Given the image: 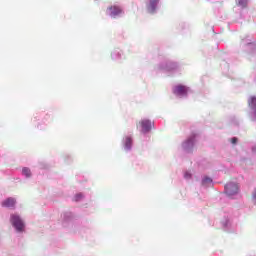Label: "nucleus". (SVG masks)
<instances>
[{"instance_id": "1", "label": "nucleus", "mask_w": 256, "mask_h": 256, "mask_svg": "<svg viewBox=\"0 0 256 256\" xmlns=\"http://www.w3.org/2000/svg\"><path fill=\"white\" fill-rule=\"evenodd\" d=\"M10 222L12 227H14L18 233H23V231H25V222L19 214H11Z\"/></svg>"}, {"instance_id": "2", "label": "nucleus", "mask_w": 256, "mask_h": 256, "mask_svg": "<svg viewBox=\"0 0 256 256\" xmlns=\"http://www.w3.org/2000/svg\"><path fill=\"white\" fill-rule=\"evenodd\" d=\"M197 142V134L190 135L186 140L182 142V150L184 153H193L195 143Z\"/></svg>"}, {"instance_id": "3", "label": "nucleus", "mask_w": 256, "mask_h": 256, "mask_svg": "<svg viewBox=\"0 0 256 256\" xmlns=\"http://www.w3.org/2000/svg\"><path fill=\"white\" fill-rule=\"evenodd\" d=\"M177 69H179V65L171 60H165L159 64V70L165 73H171L177 71Z\"/></svg>"}, {"instance_id": "4", "label": "nucleus", "mask_w": 256, "mask_h": 256, "mask_svg": "<svg viewBox=\"0 0 256 256\" xmlns=\"http://www.w3.org/2000/svg\"><path fill=\"white\" fill-rule=\"evenodd\" d=\"M224 193L228 197H233V195H237L239 193V184L234 182H229L224 186Z\"/></svg>"}, {"instance_id": "5", "label": "nucleus", "mask_w": 256, "mask_h": 256, "mask_svg": "<svg viewBox=\"0 0 256 256\" xmlns=\"http://www.w3.org/2000/svg\"><path fill=\"white\" fill-rule=\"evenodd\" d=\"M173 93L176 95V97L183 99L187 97L189 93V87L179 84L173 88Z\"/></svg>"}, {"instance_id": "6", "label": "nucleus", "mask_w": 256, "mask_h": 256, "mask_svg": "<svg viewBox=\"0 0 256 256\" xmlns=\"http://www.w3.org/2000/svg\"><path fill=\"white\" fill-rule=\"evenodd\" d=\"M159 1L160 0H149L148 3H146L147 12L150 13V15H155V13H157V9H159Z\"/></svg>"}, {"instance_id": "7", "label": "nucleus", "mask_w": 256, "mask_h": 256, "mask_svg": "<svg viewBox=\"0 0 256 256\" xmlns=\"http://www.w3.org/2000/svg\"><path fill=\"white\" fill-rule=\"evenodd\" d=\"M141 125V133H143L144 135H147V133H149L152 129V123L151 120L149 119H144L140 122Z\"/></svg>"}, {"instance_id": "8", "label": "nucleus", "mask_w": 256, "mask_h": 256, "mask_svg": "<svg viewBox=\"0 0 256 256\" xmlns=\"http://www.w3.org/2000/svg\"><path fill=\"white\" fill-rule=\"evenodd\" d=\"M121 13H123V10L121 9V7L119 6H111L110 8H108L107 10V14L110 17H119V15H121Z\"/></svg>"}, {"instance_id": "9", "label": "nucleus", "mask_w": 256, "mask_h": 256, "mask_svg": "<svg viewBox=\"0 0 256 256\" xmlns=\"http://www.w3.org/2000/svg\"><path fill=\"white\" fill-rule=\"evenodd\" d=\"M16 204L17 200L13 197H9L2 201L1 206L5 207L6 209H13Z\"/></svg>"}, {"instance_id": "10", "label": "nucleus", "mask_w": 256, "mask_h": 256, "mask_svg": "<svg viewBox=\"0 0 256 256\" xmlns=\"http://www.w3.org/2000/svg\"><path fill=\"white\" fill-rule=\"evenodd\" d=\"M248 105L252 111V121H256V97L252 96L248 100Z\"/></svg>"}, {"instance_id": "11", "label": "nucleus", "mask_w": 256, "mask_h": 256, "mask_svg": "<svg viewBox=\"0 0 256 256\" xmlns=\"http://www.w3.org/2000/svg\"><path fill=\"white\" fill-rule=\"evenodd\" d=\"M125 151H131L133 147V138L131 136H126L123 141Z\"/></svg>"}, {"instance_id": "12", "label": "nucleus", "mask_w": 256, "mask_h": 256, "mask_svg": "<svg viewBox=\"0 0 256 256\" xmlns=\"http://www.w3.org/2000/svg\"><path fill=\"white\" fill-rule=\"evenodd\" d=\"M201 186L202 187H213V178L209 176H203L201 179Z\"/></svg>"}, {"instance_id": "13", "label": "nucleus", "mask_w": 256, "mask_h": 256, "mask_svg": "<svg viewBox=\"0 0 256 256\" xmlns=\"http://www.w3.org/2000/svg\"><path fill=\"white\" fill-rule=\"evenodd\" d=\"M22 175L26 179H31L33 174L31 173V169H29L28 167H24L22 168Z\"/></svg>"}, {"instance_id": "14", "label": "nucleus", "mask_w": 256, "mask_h": 256, "mask_svg": "<svg viewBox=\"0 0 256 256\" xmlns=\"http://www.w3.org/2000/svg\"><path fill=\"white\" fill-rule=\"evenodd\" d=\"M221 223H222V227H223L224 231H229V227L231 225V222L229 221V218L224 217V220Z\"/></svg>"}, {"instance_id": "15", "label": "nucleus", "mask_w": 256, "mask_h": 256, "mask_svg": "<svg viewBox=\"0 0 256 256\" xmlns=\"http://www.w3.org/2000/svg\"><path fill=\"white\" fill-rule=\"evenodd\" d=\"M248 0H236V4L238 7H241V9H245L247 7Z\"/></svg>"}, {"instance_id": "16", "label": "nucleus", "mask_w": 256, "mask_h": 256, "mask_svg": "<svg viewBox=\"0 0 256 256\" xmlns=\"http://www.w3.org/2000/svg\"><path fill=\"white\" fill-rule=\"evenodd\" d=\"M242 47H248V49H255V44L252 42H246L242 41L241 43Z\"/></svg>"}, {"instance_id": "17", "label": "nucleus", "mask_w": 256, "mask_h": 256, "mask_svg": "<svg viewBox=\"0 0 256 256\" xmlns=\"http://www.w3.org/2000/svg\"><path fill=\"white\" fill-rule=\"evenodd\" d=\"M73 217V214L71 212H65L63 214V220L66 222H69Z\"/></svg>"}, {"instance_id": "18", "label": "nucleus", "mask_w": 256, "mask_h": 256, "mask_svg": "<svg viewBox=\"0 0 256 256\" xmlns=\"http://www.w3.org/2000/svg\"><path fill=\"white\" fill-rule=\"evenodd\" d=\"M111 57L114 60L121 59V52L116 50V51L112 52Z\"/></svg>"}, {"instance_id": "19", "label": "nucleus", "mask_w": 256, "mask_h": 256, "mask_svg": "<svg viewBox=\"0 0 256 256\" xmlns=\"http://www.w3.org/2000/svg\"><path fill=\"white\" fill-rule=\"evenodd\" d=\"M192 178H193V174H191V172H189V171L184 172V179H186V181H189Z\"/></svg>"}, {"instance_id": "20", "label": "nucleus", "mask_w": 256, "mask_h": 256, "mask_svg": "<svg viewBox=\"0 0 256 256\" xmlns=\"http://www.w3.org/2000/svg\"><path fill=\"white\" fill-rule=\"evenodd\" d=\"M81 199H83V193H78L74 197V201H76V203L81 201Z\"/></svg>"}, {"instance_id": "21", "label": "nucleus", "mask_w": 256, "mask_h": 256, "mask_svg": "<svg viewBox=\"0 0 256 256\" xmlns=\"http://www.w3.org/2000/svg\"><path fill=\"white\" fill-rule=\"evenodd\" d=\"M252 201H253V204L256 205V188L252 192Z\"/></svg>"}, {"instance_id": "22", "label": "nucleus", "mask_w": 256, "mask_h": 256, "mask_svg": "<svg viewBox=\"0 0 256 256\" xmlns=\"http://www.w3.org/2000/svg\"><path fill=\"white\" fill-rule=\"evenodd\" d=\"M237 141H238L237 137L231 138L232 145H237Z\"/></svg>"}, {"instance_id": "23", "label": "nucleus", "mask_w": 256, "mask_h": 256, "mask_svg": "<svg viewBox=\"0 0 256 256\" xmlns=\"http://www.w3.org/2000/svg\"><path fill=\"white\" fill-rule=\"evenodd\" d=\"M252 153H256V145L252 147Z\"/></svg>"}]
</instances>
